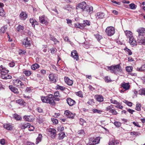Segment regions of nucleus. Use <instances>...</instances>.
<instances>
[{"label": "nucleus", "mask_w": 145, "mask_h": 145, "mask_svg": "<svg viewBox=\"0 0 145 145\" xmlns=\"http://www.w3.org/2000/svg\"><path fill=\"white\" fill-rule=\"evenodd\" d=\"M71 56L76 61L79 60V57L77 51L76 50H73L71 53Z\"/></svg>", "instance_id": "obj_15"}, {"label": "nucleus", "mask_w": 145, "mask_h": 145, "mask_svg": "<svg viewBox=\"0 0 145 145\" xmlns=\"http://www.w3.org/2000/svg\"><path fill=\"white\" fill-rule=\"evenodd\" d=\"M65 82L69 86H71L73 84V82L68 77L65 78H64Z\"/></svg>", "instance_id": "obj_23"}, {"label": "nucleus", "mask_w": 145, "mask_h": 145, "mask_svg": "<svg viewBox=\"0 0 145 145\" xmlns=\"http://www.w3.org/2000/svg\"><path fill=\"white\" fill-rule=\"evenodd\" d=\"M51 120L52 121L53 123L55 124H57L58 123V120L56 119L51 118Z\"/></svg>", "instance_id": "obj_54"}, {"label": "nucleus", "mask_w": 145, "mask_h": 145, "mask_svg": "<svg viewBox=\"0 0 145 145\" xmlns=\"http://www.w3.org/2000/svg\"><path fill=\"white\" fill-rule=\"evenodd\" d=\"M64 129V128L62 126H59L58 127L57 130L59 131H63Z\"/></svg>", "instance_id": "obj_59"}, {"label": "nucleus", "mask_w": 145, "mask_h": 145, "mask_svg": "<svg viewBox=\"0 0 145 145\" xmlns=\"http://www.w3.org/2000/svg\"><path fill=\"white\" fill-rule=\"evenodd\" d=\"M119 142L118 141H110L109 143V145H117Z\"/></svg>", "instance_id": "obj_33"}, {"label": "nucleus", "mask_w": 145, "mask_h": 145, "mask_svg": "<svg viewBox=\"0 0 145 145\" xmlns=\"http://www.w3.org/2000/svg\"><path fill=\"white\" fill-rule=\"evenodd\" d=\"M50 81L52 82L55 83L56 82V77H55L53 74H50L49 75Z\"/></svg>", "instance_id": "obj_17"}, {"label": "nucleus", "mask_w": 145, "mask_h": 145, "mask_svg": "<svg viewBox=\"0 0 145 145\" xmlns=\"http://www.w3.org/2000/svg\"><path fill=\"white\" fill-rule=\"evenodd\" d=\"M137 32L138 33V40L143 37V36L145 35V28L141 27L137 30Z\"/></svg>", "instance_id": "obj_3"}, {"label": "nucleus", "mask_w": 145, "mask_h": 145, "mask_svg": "<svg viewBox=\"0 0 145 145\" xmlns=\"http://www.w3.org/2000/svg\"><path fill=\"white\" fill-rule=\"evenodd\" d=\"M110 78L108 76H106L105 78V81L106 82H108L110 81Z\"/></svg>", "instance_id": "obj_63"}, {"label": "nucleus", "mask_w": 145, "mask_h": 145, "mask_svg": "<svg viewBox=\"0 0 145 145\" xmlns=\"http://www.w3.org/2000/svg\"><path fill=\"white\" fill-rule=\"evenodd\" d=\"M129 6L130 8L132 9H134L136 8L135 6H136L133 3H131L130 4Z\"/></svg>", "instance_id": "obj_53"}, {"label": "nucleus", "mask_w": 145, "mask_h": 145, "mask_svg": "<svg viewBox=\"0 0 145 145\" xmlns=\"http://www.w3.org/2000/svg\"><path fill=\"white\" fill-rule=\"evenodd\" d=\"M23 44L26 47L30 46L31 44V42L30 38L27 37L24 39L23 41Z\"/></svg>", "instance_id": "obj_11"}, {"label": "nucleus", "mask_w": 145, "mask_h": 145, "mask_svg": "<svg viewBox=\"0 0 145 145\" xmlns=\"http://www.w3.org/2000/svg\"><path fill=\"white\" fill-rule=\"evenodd\" d=\"M40 22L42 24H47L48 23V18L44 15L40 16L39 17Z\"/></svg>", "instance_id": "obj_9"}, {"label": "nucleus", "mask_w": 145, "mask_h": 145, "mask_svg": "<svg viewBox=\"0 0 145 145\" xmlns=\"http://www.w3.org/2000/svg\"><path fill=\"white\" fill-rule=\"evenodd\" d=\"M123 102L129 106H131L132 105V103L128 101L127 100H124Z\"/></svg>", "instance_id": "obj_51"}, {"label": "nucleus", "mask_w": 145, "mask_h": 145, "mask_svg": "<svg viewBox=\"0 0 145 145\" xmlns=\"http://www.w3.org/2000/svg\"><path fill=\"white\" fill-rule=\"evenodd\" d=\"M74 26L76 28H78L80 29H82L83 28V27L82 26V23L80 24L79 23H77L75 24H74Z\"/></svg>", "instance_id": "obj_38"}, {"label": "nucleus", "mask_w": 145, "mask_h": 145, "mask_svg": "<svg viewBox=\"0 0 145 145\" xmlns=\"http://www.w3.org/2000/svg\"><path fill=\"white\" fill-rule=\"evenodd\" d=\"M93 8L92 6H87L82 12L87 15H90L93 12Z\"/></svg>", "instance_id": "obj_7"}, {"label": "nucleus", "mask_w": 145, "mask_h": 145, "mask_svg": "<svg viewBox=\"0 0 145 145\" xmlns=\"http://www.w3.org/2000/svg\"><path fill=\"white\" fill-rule=\"evenodd\" d=\"M24 29V27L22 25H19L17 27V30L18 31H20L22 30H23Z\"/></svg>", "instance_id": "obj_42"}, {"label": "nucleus", "mask_w": 145, "mask_h": 145, "mask_svg": "<svg viewBox=\"0 0 145 145\" xmlns=\"http://www.w3.org/2000/svg\"><path fill=\"white\" fill-rule=\"evenodd\" d=\"M34 128V127L33 126L30 125L28 127L29 130V131H33Z\"/></svg>", "instance_id": "obj_60"}, {"label": "nucleus", "mask_w": 145, "mask_h": 145, "mask_svg": "<svg viewBox=\"0 0 145 145\" xmlns=\"http://www.w3.org/2000/svg\"><path fill=\"white\" fill-rule=\"evenodd\" d=\"M13 117L17 120H20L22 119L21 117L17 114H14L13 115Z\"/></svg>", "instance_id": "obj_39"}, {"label": "nucleus", "mask_w": 145, "mask_h": 145, "mask_svg": "<svg viewBox=\"0 0 145 145\" xmlns=\"http://www.w3.org/2000/svg\"><path fill=\"white\" fill-rule=\"evenodd\" d=\"M141 105L140 104L137 103L136 104V110L138 111H140L141 110Z\"/></svg>", "instance_id": "obj_47"}, {"label": "nucleus", "mask_w": 145, "mask_h": 145, "mask_svg": "<svg viewBox=\"0 0 145 145\" xmlns=\"http://www.w3.org/2000/svg\"><path fill=\"white\" fill-rule=\"evenodd\" d=\"M138 94L140 95H145V89H142L138 91Z\"/></svg>", "instance_id": "obj_43"}, {"label": "nucleus", "mask_w": 145, "mask_h": 145, "mask_svg": "<svg viewBox=\"0 0 145 145\" xmlns=\"http://www.w3.org/2000/svg\"><path fill=\"white\" fill-rule=\"evenodd\" d=\"M14 84L18 87L20 88H25V85L20 80H14L13 81Z\"/></svg>", "instance_id": "obj_5"}, {"label": "nucleus", "mask_w": 145, "mask_h": 145, "mask_svg": "<svg viewBox=\"0 0 145 145\" xmlns=\"http://www.w3.org/2000/svg\"><path fill=\"white\" fill-rule=\"evenodd\" d=\"M4 127L8 130H11L12 129V126L9 123H7L4 124Z\"/></svg>", "instance_id": "obj_27"}, {"label": "nucleus", "mask_w": 145, "mask_h": 145, "mask_svg": "<svg viewBox=\"0 0 145 145\" xmlns=\"http://www.w3.org/2000/svg\"><path fill=\"white\" fill-rule=\"evenodd\" d=\"M95 97L96 100H101L103 99V96L101 95H95Z\"/></svg>", "instance_id": "obj_48"}, {"label": "nucleus", "mask_w": 145, "mask_h": 145, "mask_svg": "<svg viewBox=\"0 0 145 145\" xmlns=\"http://www.w3.org/2000/svg\"><path fill=\"white\" fill-rule=\"evenodd\" d=\"M9 71L6 69L5 68H3L2 65L0 66V73L2 74V73H8Z\"/></svg>", "instance_id": "obj_24"}, {"label": "nucleus", "mask_w": 145, "mask_h": 145, "mask_svg": "<svg viewBox=\"0 0 145 145\" xmlns=\"http://www.w3.org/2000/svg\"><path fill=\"white\" fill-rule=\"evenodd\" d=\"M79 123L80 125H83L84 123H86V122L84 119L80 118V120Z\"/></svg>", "instance_id": "obj_52"}, {"label": "nucleus", "mask_w": 145, "mask_h": 145, "mask_svg": "<svg viewBox=\"0 0 145 145\" xmlns=\"http://www.w3.org/2000/svg\"><path fill=\"white\" fill-rule=\"evenodd\" d=\"M111 103L117 105H119V103L116 100H111Z\"/></svg>", "instance_id": "obj_64"}, {"label": "nucleus", "mask_w": 145, "mask_h": 145, "mask_svg": "<svg viewBox=\"0 0 145 145\" xmlns=\"http://www.w3.org/2000/svg\"><path fill=\"white\" fill-rule=\"evenodd\" d=\"M65 136V134L64 132H60L59 134L58 138L59 139H63Z\"/></svg>", "instance_id": "obj_35"}, {"label": "nucleus", "mask_w": 145, "mask_h": 145, "mask_svg": "<svg viewBox=\"0 0 145 145\" xmlns=\"http://www.w3.org/2000/svg\"><path fill=\"white\" fill-rule=\"evenodd\" d=\"M24 119L25 121H32L33 120V117L32 115L25 116Z\"/></svg>", "instance_id": "obj_19"}, {"label": "nucleus", "mask_w": 145, "mask_h": 145, "mask_svg": "<svg viewBox=\"0 0 145 145\" xmlns=\"http://www.w3.org/2000/svg\"><path fill=\"white\" fill-rule=\"evenodd\" d=\"M87 6L86 3L85 1H83L78 4L76 8L77 9L80 8L83 12Z\"/></svg>", "instance_id": "obj_8"}, {"label": "nucleus", "mask_w": 145, "mask_h": 145, "mask_svg": "<svg viewBox=\"0 0 145 145\" xmlns=\"http://www.w3.org/2000/svg\"><path fill=\"white\" fill-rule=\"evenodd\" d=\"M42 135L40 134H39L38 137L36 139V144H38L41 141L42 138Z\"/></svg>", "instance_id": "obj_32"}, {"label": "nucleus", "mask_w": 145, "mask_h": 145, "mask_svg": "<svg viewBox=\"0 0 145 145\" xmlns=\"http://www.w3.org/2000/svg\"><path fill=\"white\" fill-rule=\"evenodd\" d=\"M114 124L117 127H120L121 125V123L118 121H115Z\"/></svg>", "instance_id": "obj_55"}, {"label": "nucleus", "mask_w": 145, "mask_h": 145, "mask_svg": "<svg viewBox=\"0 0 145 145\" xmlns=\"http://www.w3.org/2000/svg\"><path fill=\"white\" fill-rule=\"evenodd\" d=\"M56 88L57 89H60L61 91L64 90L65 89V88L63 86H61L58 85H57L56 86Z\"/></svg>", "instance_id": "obj_44"}, {"label": "nucleus", "mask_w": 145, "mask_h": 145, "mask_svg": "<svg viewBox=\"0 0 145 145\" xmlns=\"http://www.w3.org/2000/svg\"><path fill=\"white\" fill-rule=\"evenodd\" d=\"M100 140L99 137H96L95 139L91 138L89 139V143L87 145H95L99 143Z\"/></svg>", "instance_id": "obj_4"}, {"label": "nucleus", "mask_w": 145, "mask_h": 145, "mask_svg": "<svg viewBox=\"0 0 145 145\" xmlns=\"http://www.w3.org/2000/svg\"><path fill=\"white\" fill-rule=\"evenodd\" d=\"M16 103H18L20 105L25 106L26 105V103L24 100H16Z\"/></svg>", "instance_id": "obj_30"}, {"label": "nucleus", "mask_w": 145, "mask_h": 145, "mask_svg": "<svg viewBox=\"0 0 145 145\" xmlns=\"http://www.w3.org/2000/svg\"><path fill=\"white\" fill-rule=\"evenodd\" d=\"M50 39L51 40L53 41L54 42V44H56L57 42H59V41L55 38L52 35H50Z\"/></svg>", "instance_id": "obj_37"}, {"label": "nucleus", "mask_w": 145, "mask_h": 145, "mask_svg": "<svg viewBox=\"0 0 145 145\" xmlns=\"http://www.w3.org/2000/svg\"><path fill=\"white\" fill-rule=\"evenodd\" d=\"M121 86L122 87L125 89L124 91L129 89L130 88L129 83H125L124 82L121 84Z\"/></svg>", "instance_id": "obj_13"}, {"label": "nucleus", "mask_w": 145, "mask_h": 145, "mask_svg": "<svg viewBox=\"0 0 145 145\" xmlns=\"http://www.w3.org/2000/svg\"><path fill=\"white\" fill-rule=\"evenodd\" d=\"M107 71H110L112 73L116 74L118 72H121L122 71L120 64L112 65L110 66L107 67Z\"/></svg>", "instance_id": "obj_1"}, {"label": "nucleus", "mask_w": 145, "mask_h": 145, "mask_svg": "<svg viewBox=\"0 0 145 145\" xmlns=\"http://www.w3.org/2000/svg\"><path fill=\"white\" fill-rule=\"evenodd\" d=\"M50 136L52 138H54L56 135V130L54 129H50L48 130Z\"/></svg>", "instance_id": "obj_10"}, {"label": "nucleus", "mask_w": 145, "mask_h": 145, "mask_svg": "<svg viewBox=\"0 0 145 145\" xmlns=\"http://www.w3.org/2000/svg\"><path fill=\"white\" fill-rule=\"evenodd\" d=\"M7 29V26L6 25L3 27L1 28L0 32L3 33H5Z\"/></svg>", "instance_id": "obj_46"}, {"label": "nucleus", "mask_w": 145, "mask_h": 145, "mask_svg": "<svg viewBox=\"0 0 145 145\" xmlns=\"http://www.w3.org/2000/svg\"><path fill=\"white\" fill-rule=\"evenodd\" d=\"M125 50H126L127 52L128 53V54L129 55H131L132 54V52H131V50L127 48H126L124 49Z\"/></svg>", "instance_id": "obj_57"}, {"label": "nucleus", "mask_w": 145, "mask_h": 145, "mask_svg": "<svg viewBox=\"0 0 145 145\" xmlns=\"http://www.w3.org/2000/svg\"><path fill=\"white\" fill-rule=\"evenodd\" d=\"M137 70L139 71H145V64L142 65L140 68H137Z\"/></svg>", "instance_id": "obj_40"}, {"label": "nucleus", "mask_w": 145, "mask_h": 145, "mask_svg": "<svg viewBox=\"0 0 145 145\" xmlns=\"http://www.w3.org/2000/svg\"><path fill=\"white\" fill-rule=\"evenodd\" d=\"M1 78L5 79H11L12 78L11 76L7 74V73H2L1 74Z\"/></svg>", "instance_id": "obj_18"}, {"label": "nucleus", "mask_w": 145, "mask_h": 145, "mask_svg": "<svg viewBox=\"0 0 145 145\" xmlns=\"http://www.w3.org/2000/svg\"><path fill=\"white\" fill-rule=\"evenodd\" d=\"M67 103L70 106H72L76 103L75 100H67Z\"/></svg>", "instance_id": "obj_34"}, {"label": "nucleus", "mask_w": 145, "mask_h": 145, "mask_svg": "<svg viewBox=\"0 0 145 145\" xmlns=\"http://www.w3.org/2000/svg\"><path fill=\"white\" fill-rule=\"evenodd\" d=\"M126 37L129 38V42L130 44L133 46L137 45V42L134 40L133 33L130 31L126 30L124 31Z\"/></svg>", "instance_id": "obj_2"}, {"label": "nucleus", "mask_w": 145, "mask_h": 145, "mask_svg": "<svg viewBox=\"0 0 145 145\" xmlns=\"http://www.w3.org/2000/svg\"><path fill=\"white\" fill-rule=\"evenodd\" d=\"M30 125L29 123H21L20 125V127L22 129H25L27 128Z\"/></svg>", "instance_id": "obj_20"}, {"label": "nucleus", "mask_w": 145, "mask_h": 145, "mask_svg": "<svg viewBox=\"0 0 145 145\" xmlns=\"http://www.w3.org/2000/svg\"><path fill=\"white\" fill-rule=\"evenodd\" d=\"M95 38L99 41L102 38V37L99 34H97L94 35Z\"/></svg>", "instance_id": "obj_49"}, {"label": "nucleus", "mask_w": 145, "mask_h": 145, "mask_svg": "<svg viewBox=\"0 0 145 145\" xmlns=\"http://www.w3.org/2000/svg\"><path fill=\"white\" fill-rule=\"evenodd\" d=\"M96 18L97 19L103 18L104 16V14L102 12H99L97 13L96 15Z\"/></svg>", "instance_id": "obj_22"}, {"label": "nucleus", "mask_w": 145, "mask_h": 145, "mask_svg": "<svg viewBox=\"0 0 145 145\" xmlns=\"http://www.w3.org/2000/svg\"><path fill=\"white\" fill-rule=\"evenodd\" d=\"M9 87L10 90L14 93H19L18 89L15 87H13L12 86H9Z\"/></svg>", "instance_id": "obj_26"}, {"label": "nucleus", "mask_w": 145, "mask_h": 145, "mask_svg": "<svg viewBox=\"0 0 145 145\" xmlns=\"http://www.w3.org/2000/svg\"><path fill=\"white\" fill-rule=\"evenodd\" d=\"M110 112V113H112L114 115H116L117 113L116 111L114 109L111 110Z\"/></svg>", "instance_id": "obj_61"}, {"label": "nucleus", "mask_w": 145, "mask_h": 145, "mask_svg": "<svg viewBox=\"0 0 145 145\" xmlns=\"http://www.w3.org/2000/svg\"><path fill=\"white\" fill-rule=\"evenodd\" d=\"M105 32L108 36H111L114 33L115 31L114 28L110 26L106 28Z\"/></svg>", "instance_id": "obj_6"}, {"label": "nucleus", "mask_w": 145, "mask_h": 145, "mask_svg": "<svg viewBox=\"0 0 145 145\" xmlns=\"http://www.w3.org/2000/svg\"><path fill=\"white\" fill-rule=\"evenodd\" d=\"M23 72L26 76H29L31 74V71H28L25 69L23 70Z\"/></svg>", "instance_id": "obj_29"}, {"label": "nucleus", "mask_w": 145, "mask_h": 145, "mask_svg": "<svg viewBox=\"0 0 145 145\" xmlns=\"http://www.w3.org/2000/svg\"><path fill=\"white\" fill-rule=\"evenodd\" d=\"M20 18L22 20H25L27 18V14L24 12H21L19 16Z\"/></svg>", "instance_id": "obj_14"}, {"label": "nucleus", "mask_w": 145, "mask_h": 145, "mask_svg": "<svg viewBox=\"0 0 145 145\" xmlns=\"http://www.w3.org/2000/svg\"><path fill=\"white\" fill-rule=\"evenodd\" d=\"M3 6V3H0V16H4L5 15V12L4 11L3 8H2Z\"/></svg>", "instance_id": "obj_21"}, {"label": "nucleus", "mask_w": 145, "mask_h": 145, "mask_svg": "<svg viewBox=\"0 0 145 145\" xmlns=\"http://www.w3.org/2000/svg\"><path fill=\"white\" fill-rule=\"evenodd\" d=\"M64 114L67 118L71 119L74 118L75 116V114L72 113L69 110H66L65 111Z\"/></svg>", "instance_id": "obj_12"}, {"label": "nucleus", "mask_w": 145, "mask_h": 145, "mask_svg": "<svg viewBox=\"0 0 145 145\" xmlns=\"http://www.w3.org/2000/svg\"><path fill=\"white\" fill-rule=\"evenodd\" d=\"M138 42L142 44H145V38H142L138 40Z\"/></svg>", "instance_id": "obj_50"}, {"label": "nucleus", "mask_w": 145, "mask_h": 145, "mask_svg": "<svg viewBox=\"0 0 145 145\" xmlns=\"http://www.w3.org/2000/svg\"><path fill=\"white\" fill-rule=\"evenodd\" d=\"M133 67L132 66H127L125 68L126 71L128 72H130L132 71Z\"/></svg>", "instance_id": "obj_41"}, {"label": "nucleus", "mask_w": 145, "mask_h": 145, "mask_svg": "<svg viewBox=\"0 0 145 145\" xmlns=\"http://www.w3.org/2000/svg\"><path fill=\"white\" fill-rule=\"evenodd\" d=\"M39 67V65L37 63L33 64L31 66V69L32 70H35Z\"/></svg>", "instance_id": "obj_36"}, {"label": "nucleus", "mask_w": 145, "mask_h": 145, "mask_svg": "<svg viewBox=\"0 0 145 145\" xmlns=\"http://www.w3.org/2000/svg\"><path fill=\"white\" fill-rule=\"evenodd\" d=\"M93 111L94 113H97L99 114H100L102 112L101 111L96 109H93Z\"/></svg>", "instance_id": "obj_62"}, {"label": "nucleus", "mask_w": 145, "mask_h": 145, "mask_svg": "<svg viewBox=\"0 0 145 145\" xmlns=\"http://www.w3.org/2000/svg\"><path fill=\"white\" fill-rule=\"evenodd\" d=\"M41 98V100H53L54 98V96L52 95H49L48 97H45L42 96Z\"/></svg>", "instance_id": "obj_16"}, {"label": "nucleus", "mask_w": 145, "mask_h": 145, "mask_svg": "<svg viewBox=\"0 0 145 145\" xmlns=\"http://www.w3.org/2000/svg\"><path fill=\"white\" fill-rule=\"evenodd\" d=\"M131 135L132 136H138L140 135V133L138 132L133 131L131 132Z\"/></svg>", "instance_id": "obj_45"}, {"label": "nucleus", "mask_w": 145, "mask_h": 145, "mask_svg": "<svg viewBox=\"0 0 145 145\" xmlns=\"http://www.w3.org/2000/svg\"><path fill=\"white\" fill-rule=\"evenodd\" d=\"M77 134L78 136L80 137H84L85 133L83 129H81L78 130L77 132Z\"/></svg>", "instance_id": "obj_25"}, {"label": "nucleus", "mask_w": 145, "mask_h": 145, "mask_svg": "<svg viewBox=\"0 0 145 145\" xmlns=\"http://www.w3.org/2000/svg\"><path fill=\"white\" fill-rule=\"evenodd\" d=\"M90 22L88 20H84L83 22L82 23V26L84 27L87 25H90Z\"/></svg>", "instance_id": "obj_31"}, {"label": "nucleus", "mask_w": 145, "mask_h": 145, "mask_svg": "<svg viewBox=\"0 0 145 145\" xmlns=\"http://www.w3.org/2000/svg\"><path fill=\"white\" fill-rule=\"evenodd\" d=\"M87 103L89 105L93 106L94 105L95 102L93 101V100H89V101L87 102Z\"/></svg>", "instance_id": "obj_56"}, {"label": "nucleus", "mask_w": 145, "mask_h": 145, "mask_svg": "<svg viewBox=\"0 0 145 145\" xmlns=\"http://www.w3.org/2000/svg\"><path fill=\"white\" fill-rule=\"evenodd\" d=\"M76 95L77 96L80 97H83V95L82 94V92L79 91L78 92H77L76 93Z\"/></svg>", "instance_id": "obj_58"}, {"label": "nucleus", "mask_w": 145, "mask_h": 145, "mask_svg": "<svg viewBox=\"0 0 145 145\" xmlns=\"http://www.w3.org/2000/svg\"><path fill=\"white\" fill-rule=\"evenodd\" d=\"M43 103H49L50 105H55V103L54 100H42Z\"/></svg>", "instance_id": "obj_28"}]
</instances>
